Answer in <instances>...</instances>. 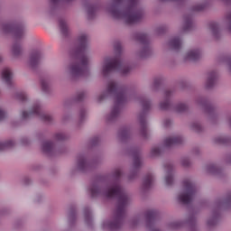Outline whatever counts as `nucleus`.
Instances as JSON below:
<instances>
[{"instance_id":"f257e3e1","label":"nucleus","mask_w":231,"mask_h":231,"mask_svg":"<svg viewBox=\"0 0 231 231\" xmlns=\"http://www.w3.org/2000/svg\"><path fill=\"white\" fill-rule=\"evenodd\" d=\"M90 198L93 199H111L117 196V206L112 220L103 221L101 226L104 230L118 231L124 226L125 219V208L131 203V196L120 183L108 185L104 177H97L89 188Z\"/></svg>"},{"instance_id":"f03ea898","label":"nucleus","mask_w":231,"mask_h":231,"mask_svg":"<svg viewBox=\"0 0 231 231\" xmlns=\"http://www.w3.org/2000/svg\"><path fill=\"white\" fill-rule=\"evenodd\" d=\"M124 0H110L106 6V12L114 19L124 21L126 24H136L145 17V11L138 5V0H125L122 10L120 6Z\"/></svg>"},{"instance_id":"7ed1b4c3","label":"nucleus","mask_w":231,"mask_h":231,"mask_svg":"<svg viewBox=\"0 0 231 231\" xmlns=\"http://www.w3.org/2000/svg\"><path fill=\"white\" fill-rule=\"evenodd\" d=\"M86 48H88V35L81 34L78 39V46L72 47L69 51L71 60H76L70 62L67 68V73L72 79L82 77L89 66V56L84 53Z\"/></svg>"},{"instance_id":"20e7f679","label":"nucleus","mask_w":231,"mask_h":231,"mask_svg":"<svg viewBox=\"0 0 231 231\" xmlns=\"http://www.w3.org/2000/svg\"><path fill=\"white\" fill-rule=\"evenodd\" d=\"M126 88L116 81L110 80L106 85V91L103 92L97 97V102L106 100V97L112 95L115 98V104L110 113L106 116V123L108 125L115 124L120 117L122 113V105L127 100V95H125Z\"/></svg>"},{"instance_id":"39448f33","label":"nucleus","mask_w":231,"mask_h":231,"mask_svg":"<svg viewBox=\"0 0 231 231\" xmlns=\"http://www.w3.org/2000/svg\"><path fill=\"white\" fill-rule=\"evenodd\" d=\"M136 100L142 107V111L138 115L139 134L143 140H149L150 135L149 131L147 130L145 115H147V112L151 110L152 105L151 103V100L147 99V97H138Z\"/></svg>"},{"instance_id":"423d86ee","label":"nucleus","mask_w":231,"mask_h":231,"mask_svg":"<svg viewBox=\"0 0 231 231\" xmlns=\"http://www.w3.org/2000/svg\"><path fill=\"white\" fill-rule=\"evenodd\" d=\"M196 194H198L196 184L190 179H186L182 181V188L177 195V199L179 203L189 205L194 201Z\"/></svg>"},{"instance_id":"0eeeda50","label":"nucleus","mask_w":231,"mask_h":231,"mask_svg":"<svg viewBox=\"0 0 231 231\" xmlns=\"http://www.w3.org/2000/svg\"><path fill=\"white\" fill-rule=\"evenodd\" d=\"M185 140L181 135H173L166 137L163 140L162 145L155 146L151 149L150 156L151 158H158V156H162L163 152H165V149H171V147H174V145H181Z\"/></svg>"},{"instance_id":"6e6552de","label":"nucleus","mask_w":231,"mask_h":231,"mask_svg":"<svg viewBox=\"0 0 231 231\" xmlns=\"http://www.w3.org/2000/svg\"><path fill=\"white\" fill-rule=\"evenodd\" d=\"M188 226L189 231H199L198 223L196 222V216L193 214L188 215L184 220H177L168 223L167 228L169 230H180Z\"/></svg>"},{"instance_id":"1a4fd4ad","label":"nucleus","mask_w":231,"mask_h":231,"mask_svg":"<svg viewBox=\"0 0 231 231\" xmlns=\"http://www.w3.org/2000/svg\"><path fill=\"white\" fill-rule=\"evenodd\" d=\"M196 104L204 109V112L208 115V120L211 124H216L217 120H219V116H221L219 109L216 106L207 105V99H205V97H198L196 99Z\"/></svg>"},{"instance_id":"9d476101","label":"nucleus","mask_w":231,"mask_h":231,"mask_svg":"<svg viewBox=\"0 0 231 231\" xmlns=\"http://www.w3.org/2000/svg\"><path fill=\"white\" fill-rule=\"evenodd\" d=\"M137 41L142 42V44H144L141 47V49L137 51H135V57L136 59L139 60H143V59H149L151 55H152V49L151 46H149V36L145 33H138L136 35Z\"/></svg>"},{"instance_id":"9b49d317","label":"nucleus","mask_w":231,"mask_h":231,"mask_svg":"<svg viewBox=\"0 0 231 231\" xmlns=\"http://www.w3.org/2000/svg\"><path fill=\"white\" fill-rule=\"evenodd\" d=\"M32 115H37L40 120H42V122H44L45 124H53V116L42 111V108L40 105H34L32 111L29 113L23 111L22 114V118L23 120H28V118H32Z\"/></svg>"},{"instance_id":"f8f14e48","label":"nucleus","mask_w":231,"mask_h":231,"mask_svg":"<svg viewBox=\"0 0 231 231\" xmlns=\"http://www.w3.org/2000/svg\"><path fill=\"white\" fill-rule=\"evenodd\" d=\"M143 162L142 161V154L138 152H133V163L130 169V172L127 176V180L133 183L138 178V171L142 169Z\"/></svg>"},{"instance_id":"ddd939ff","label":"nucleus","mask_w":231,"mask_h":231,"mask_svg":"<svg viewBox=\"0 0 231 231\" xmlns=\"http://www.w3.org/2000/svg\"><path fill=\"white\" fill-rule=\"evenodd\" d=\"M158 214H160V212L156 209H148L132 217L129 222V226L130 228H136V226H139V225L143 223V219H153V217H156Z\"/></svg>"},{"instance_id":"4468645a","label":"nucleus","mask_w":231,"mask_h":231,"mask_svg":"<svg viewBox=\"0 0 231 231\" xmlns=\"http://www.w3.org/2000/svg\"><path fill=\"white\" fill-rule=\"evenodd\" d=\"M2 31L5 33H13L15 39H23L24 37V25L23 23H4Z\"/></svg>"},{"instance_id":"2eb2a0df","label":"nucleus","mask_w":231,"mask_h":231,"mask_svg":"<svg viewBox=\"0 0 231 231\" xmlns=\"http://www.w3.org/2000/svg\"><path fill=\"white\" fill-rule=\"evenodd\" d=\"M118 60L116 58L106 57L101 63L100 73L102 77H108L112 71L118 68Z\"/></svg>"},{"instance_id":"dca6fc26","label":"nucleus","mask_w":231,"mask_h":231,"mask_svg":"<svg viewBox=\"0 0 231 231\" xmlns=\"http://www.w3.org/2000/svg\"><path fill=\"white\" fill-rule=\"evenodd\" d=\"M42 151L50 156H57L59 154H64L68 150L66 147L56 148L55 143L51 141H46L42 144Z\"/></svg>"},{"instance_id":"f3484780","label":"nucleus","mask_w":231,"mask_h":231,"mask_svg":"<svg viewBox=\"0 0 231 231\" xmlns=\"http://www.w3.org/2000/svg\"><path fill=\"white\" fill-rule=\"evenodd\" d=\"M41 59H42V52L38 50H33L29 55V66L32 69H37L41 64Z\"/></svg>"},{"instance_id":"a211bd4d","label":"nucleus","mask_w":231,"mask_h":231,"mask_svg":"<svg viewBox=\"0 0 231 231\" xmlns=\"http://www.w3.org/2000/svg\"><path fill=\"white\" fill-rule=\"evenodd\" d=\"M217 82V72L212 70L208 73L207 79L204 85L205 89H212Z\"/></svg>"},{"instance_id":"6ab92c4d","label":"nucleus","mask_w":231,"mask_h":231,"mask_svg":"<svg viewBox=\"0 0 231 231\" xmlns=\"http://www.w3.org/2000/svg\"><path fill=\"white\" fill-rule=\"evenodd\" d=\"M167 46L168 50L171 51H180L181 46H183V42H181V39L173 37L168 42Z\"/></svg>"},{"instance_id":"aec40b11","label":"nucleus","mask_w":231,"mask_h":231,"mask_svg":"<svg viewBox=\"0 0 231 231\" xmlns=\"http://www.w3.org/2000/svg\"><path fill=\"white\" fill-rule=\"evenodd\" d=\"M164 171L166 172L165 176V183L166 185L170 186L174 183V175H172V171H174V165L171 163H167L164 165Z\"/></svg>"},{"instance_id":"412c9836","label":"nucleus","mask_w":231,"mask_h":231,"mask_svg":"<svg viewBox=\"0 0 231 231\" xmlns=\"http://www.w3.org/2000/svg\"><path fill=\"white\" fill-rule=\"evenodd\" d=\"M173 111L178 115H185V113H189V111H190V106L185 102H179L174 105Z\"/></svg>"},{"instance_id":"4be33fe9","label":"nucleus","mask_w":231,"mask_h":231,"mask_svg":"<svg viewBox=\"0 0 231 231\" xmlns=\"http://www.w3.org/2000/svg\"><path fill=\"white\" fill-rule=\"evenodd\" d=\"M201 57V51L196 49H190L184 54V60H198Z\"/></svg>"},{"instance_id":"5701e85b","label":"nucleus","mask_w":231,"mask_h":231,"mask_svg":"<svg viewBox=\"0 0 231 231\" xmlns=\"http://www.w3.org/2000/svg\"><path fill=\"white\" fill-rule=\"evenodd\" d=\"M208 30L215 39L221 37V30L219 29V23L212 22L208 24Z\"/></svg>"},{"instance_id":"b1692460","label":"nucleus","mask_w":231,"mask_h":231,"mask_svg":"<svg viewBox=\"0 0 231 231\" xmlns=\"http://www.w3.org/2000/svg\"><path fill=\"white\" fill-rule=\"evenodd\" d=\"M128 138H131V128H122L117 134V139L119 142H125V140H128Z\"/></svg>"},{"instance_id":"393cba45","label":"nucleus","mask_w":231,"mask_h":231,"mask_svg":"<svg viewBox=\"0 0 231 231\" xmlns=\"http://www.w3.org/2000/svg\"><path fill=\"white\" fill-rule=\"evenodd\" d=\"M91 167V163L88 162V159L84 156H81L78 160V169L79 171H88Z\"/></svg>"},{"instance_id":"a878e982","label":"nucleus","mask_w":231,"mask_h":231,"mask_svg":"<svg viewBox=\"0 0 231 231\" xmlns=\"http://www.w3.org/2000/svg\"><path fill=\"white\" fill-rule=\"evenodd\" d=\"M194 28V23L191 16H184V23L182 25V32H190Z\"/></svg>"},{"instance_id":"bb28decb","label":"nucleus","mask_w":231,"mask_h":231,"mask_svg":"<svg viewBox=\"0 0 231 231\" xmlns=\"http://www.w3.org/2000/svg\"><path fill=\"white\" fill-rule=\"evenodd\" d=\"M163 82H165V78L162 76L153 78L152 85V91H158V89H160V87L162 86Z\"/></svg>"},{"instance_id":"cd10ccee","label":"nucleus","mask_w":231,"mask_h":231,"mask_svg":"<svg viewBox=\"0 0 231 231\" xmlns=\"http://www.w3.org/2000/svg\"><path fill=\"white\" fill-rule=\"evenodd\" d=\"M2 79L6 84H12V70L10 69H5L2 71Z\"/></svg>"},{"instance_id":"c85d7f7f","label":"nucleus","mask_w":231,"mask_h":231,"mask_svg":"<svg viewBox=\"0 0 231 231\" xmlns=\"http://www.w3.org/2000/svg\"><path fill=\"white\" fill-rule=\"evenodd\" d=\"M131 71H133V67L129 65H121L119 67V73L122 75V77H127L128 75H131Z\"/></svg>"},{"instance_id":"c756f323","label":"nucleus","mask_w":231,"mask_h":231,"mask_svg":"<svg viewBox=\"0 0 231 231\" xmlns=\"http://www.w3.org/2000/svg\"><path fill=\"white\" fill-rule=\"evenodd\" d=\"M12 54L14 57H21V55H23V47H21L19 43L13 44Z\"/></svg>"},{"instance_id":"7c9ffc66","label":"nucleus","mask_w":231,"mask_h":231,"mask_svg":"<svg viewBox=\"0 0 231 231\" xmlns=\"http://www.w3.org/2000/svg\"><path fill=\"white\" fill-rule=\"evenodd\" d=\"M171 107H172V105L171 104V101L169 99H165L159 103V109L161 111H170Z\"/></svg>"},{"instance_id":"2f4dec72","label":"nucleus","mask_w":231,"mask_h":231,"mask_svg":"<svg viewBox=\"0 0 231 231\" xmlns=\"http://www.w3.org/2000/svg\"><path fill=\"white\" fill-rule=\"evenodd\" d=\"M60 28L62 35H64V37H68L69 33V28L68 27V23L64 20H60Z\"/></svg>"},{"instance_id":"473e14b6","label":"nucleus","mask_w":231,"mask_h":231,"mask_svg":"<svg viewBox=\"0 0 231 231\" xmlns=\"http://www.w3.org/2000/svg\"><path fill=\"white\" fill-rule=\"evenodd\" d=\"M151 185H152V175H147L143 180V190H147V189H150Z\"/></svg>"},{"instance_id":"72a5a7b5","label":"nucleus","mask_w":231,"mask_h":231,"mask_svg":"<svg viewBox=\"0 0 231 231\" xmlns=\"http://www.w3.org/2000/svg\"><path fill=\"white\" fill-rule=\"evenodd\" d=\"M124 172L122 171V169L120 168H116L112 172H111V178L115 180V181H118L120 178H122V175Z\"/></svg>"},{"instance_id":"f704fd0d","label":"nucleus","mask_w":231,"mask_h":231,"mask_svg":"<svg viewBox=\"0 0 231 231\" xmlns=\"http://www.w3.org/2000/svg\"><path fill=\"white\" fill-rule=\"evenodd\" d=\"M84 219H85V223H87L88 226L91 225L93 221V217L91 216V210L88 208L84 209Z\"/></svg>"},{"instance_id":"c9c22d12","label":"nucleus","mask_w":231,"mask_h":231,"mask_svg":"<svg viewBox=\"0 0 231 231\" xmlns=\"http://www.w3.org/2000/svg\"><path fill=\"white\" fill-rule=\"evenodd\" d=\"M73 0H50V6L51 10H55L60 3H71Z\"/></svg>"},{"instance_id":"e433bc0d","label":"nucleus","mask_w":231,"mask_h":231,"mask_svg":"<svg viewBox=\"0 0 231 231\" xmlns=\"http://www.w3.org/2000/svg\"><path fill=\"white\" fill-rule=\"evenodd\" d=\"M15 145V143L14 141L9 140L5 143H0V151H5V149H12Z\"/></svg>"},{"instance_id":"4c0bfd02","label":"nucleus","mask_w":231,"mask_h":231,"mask_svg":"<svg viewBox=\"0 0 231 231\" xmlns=\"http://www.w3.org/2000/svg\"><path fill=\"white\" fill-rule=\"evenodd\" d=\"M190 129L196 133H201L203 131V126L199 123L193 122L189 125Z\"/></svg>"},{"instance_id":"58836bf2","label":"nucleus","mask_w":231,"mask_h":231,"mask_svg":"<svg viewBox=\"0 0 231 231\" xmlns=\"http://www.w3.org/2000/svg\"><path fill=\"white\" fill-rule=\"evenodd\" d=\"M114 51L116 55H120V53L124 51V47L122 46V43L120 42H114Z\"/></svg>"},{"instance_id":"ea45409f","label":"nucleus","mask_w":231,"mask_h":231,"mask_svg":"<svg viewBox=\"0 0 231 231\" xmlns=\"http://www.w3.org/2000/svg\"><path fill=\"white\" fill-rule=\"evenodd\" d=\"M208 171L211 173V174H219V172H221V170L219 169V167H217V165L216 164H209L208 166Z\"/></svg>"},{"instance_id":"a19ab883","label":"nucleus","mask_w":231,"mask_h":231,"mask_svg":"<svg viewBox=\"0 0 231 231\" xmlns=\"http://www.w3.org/2000/svg\"><path fill=\"white\" fill-rule=\"evenodd\" d=\"M86 98V92H78L74 97L73 100L74 102H82Z\"/></svg>"},{"instance_id":"79ce46f5","label":"nucleus","mask_w":231,"mask_h":231,"mask_svg":"<svg viewBox=\"0 0 231 231\" xmlns=\"http://www.w3.org/2000/svg\"><path fill=\"white\" fill-rule=\"evenodd\" d=\"M218 207H225V208H227V207H230L231 205V195H229L226 199L221 200L217 203Z\"/></svg>"},{"instance_id":"37998d69","label":"nucleus","mask_w":231,"mask_h":231,"mask_svg":"<svg viewBox=\"0 0 231 231\" xmlns=\"http://www.w3.org/2000/svg\"><path fill=\"white\" fill-rule=\"evenodd\" d=\"M42 91H50V79H43L41 80Z\"/></svg>"},{"instance_id":"c03bdc74","label":"nucleus","mask_w":231,"mask_h":231,"mask_svg":"<svg viewBox=\"0 0 231 231\" xmlns=\"http://www.w3.org/2000/svg\"><path fill=\"white\" fill-rule=\"evenodd\" d=\"M97 10H98V5H88V17L91 19V17H93V15L95 14V12H97Z\"/></svg>"},{"instance_id":"a18cd8bd","label":"nucleus","mask_w":231,"mask_h":231,"mask_svg":"<svg viewBox=\"0 0 231 231\" xmlns=\"http://www.w3.org/2000/svg\"><path fill=\"white\" fill-rule=\"evenodd\" d=\"M180 163H181L182 167H185V168H189V167H190V165H192V162H190V159H189L187 157L181 158Z\"/></svg>"},{"instance_id":"49530a36","label":"nucleus","mask_w":231,"mask_h":231,"mask_svg":"<svg viewBox=\"0 0 231 231\" xmlns=\"http://www.w3.org/2000/svg\"><path fill=\"white\" fill-rule=\"evenodd\" d=\"M207 225L208 228H212L213 226H216V225H217V217H213L209 218L207 222Z\"/></svg>"},{"instance_id":"de8ad7c7","label":"nucleus","mask_w":231,"mask_h":231,"mask_svg":"<svg viewBox=\"0 0 231 231\" xmlns=\"http://www.w3.org/2000/svg\"><path fill=\"white\" fill-rule=\"evenodd\" d=\"M53 138L58 142H64V140H66L67 137H66V134L62 133H57V134H54Z\"/></svg>"},{"instance_id":"09e8293b","label":"nucleus","mask_w":231,"mask_h":231,"mask_svg":"<svg viewBox=\"0 0 231 231\" xmlns=\"http://www.w3.org/2000/svg\"><path fill=\"white\" fill-rule=\"evenodd\" d=\"M148 231H162L161 229L158 228V226L152 222H148L146 225Z\"/></svg>"},{"instance_id":"8fccbe9b","label":"nucleus","mask_w":231,"mask_h":231,"mask_svg":"<svg viewBox=\"0 0 231 231\" xmlns=\"http://www.w3.org/2000/svg\"><path fill=\"white\" fill-rule=\"evenodd\" d=\"M88 116V110L86 108L82 107L79 109V121L84 122V119Z\"/></svg>"},{"instance_id":"3c124183","label":"nucleus","mask_w":231,"mask_h":231,"mask_svg":"<svg viewBox=\"0 0 231 231\" xmlns=\"http://www.w3.org/2000/svg\"><path fill=\"white\" fill-rule=\"evenodd\" d=\"M179 88L180 89H187L189 88V82L185 81V80H180L179 82Z\"/></svg>"},{"instance_id":"603ef678","label":"nucleus","mask_w":231,"mask_h":231,"mask_svg":"<svg viewBox=\"0 0 231 231\" xmlns=\"http://www.w3.org/2000/svg\"><path fill=\"white\" fill-rule=\"evenodd\" d=\"M16 98L21 102H26L28 97L23 93H18L16 94Z\"/></svg>"},{"instance_id":"864d4df0","label":"nucleus","mask_w":231,"mask_h":231,"mask_svg":"<svg viewBox=\"0 0 231 231\" xmlns=\"http://www.w3.org/2000/svg\"><path fill=\"white\" fill-rule=\"evenodd\" d=\"M205 8V5L203 4H200V5H194L192 7V9L194 10V12H201V10H203Z\"/></svg>"},{"instance_id":"5fc2aeb1","label":"nucleus","mask_w":231,"mask_h":231,"mask_svg":"<svg viewBox=\"0 0 231 231\" xmlns=\"http://www.w3.org/2000/svg\"><path fill=\"white\" fill-rule=\"evenodd\" d=\"M172 95H174V90L171 89H167L164 91V97L167 100V98H171V97H172Z\"/></svg>"},{"instance_id":"6e6d98bb","label":"nucleus","mask_w":231,"mask_h":231,"mask_svg":"<svg viewBox=\"0 0 231 231\" xmlns=\"http://www.w3.org/2000/svg\"><path fill=\"white\" fill-rule=\"evenodd\" d=\"M75 219V208H70L69 210V220L73 221Z\"/></svg>"},{"instance_id":"4d7b16f0","label":"nucleus","mask_w":231,"mask_h":231,"mask_svg":"<svg viewBox=\"0 0 231 231\" xmlns=\"http://www.w3.org/2000/svg\"><path fill=\"white\" fill-rule=\"evenodd\" d=\"M216 143H226V139L223 137H217L215 139Z\"/></svg>"},{"instance_id":"13d9d810","label":"nucleus","mask_w":231,"mask_h":231,"mask_svg":"<svg viewBox=\"0 0 231 231\" xmlns=\"http://www.w3.org/2000/svg\"><path fill=\"white\" fill-rule=\"evenodd\" d=\"M63 122H68L69 120H71V116L69 114H66L62 117Z\"/></svg>"},{"instance_id":"bf43d9fd","label":"nucleus","mask_w":231,"mask_h":231,"mask_svg":"<svg viewBox=\"0 0 231 231\" xmlns=\"http://www.w3.org/2000/svg\"><path fill=\"white\" fill-rule=\"evenodd\" d=\"M171 124H172V121H171V119H165L163 121V125H165V127H169V125H171Z\"/></svg>"},{"instance_id":"052dcab7","label":"nucleus","mask_w":231,"mask_h":231,"mask_svg":"<svg viewBox=\"0 0 231 231\" xmlns=\"http://www.w3.org/2000/svg\"><path fill=\"white\" fill-rule=\"evenodd\" d=\"M5 112L3 110H0V122L1 120H5Z\"/></svg>"},{"instance_id":"680f3d73","label":"nucleus","mask_w":231,"mask_h":231,"mask_svg":"<svg viewBox=\"0 0 231 231\" xmlns=\"http://www.w3.org/2000/svg\"><path fill=\"white\" fill-rule=\"evenodd\" d=\"M97 143H98V137L92 139V145H97Z\"/></svg>"},{"instance_id":"e2e57ef3","label":"nucleus","mask_w":231,"mask_h":231,"mask_svg":"<svg viewBox=\"0 0 231 231\" xmlns=\"http://www.w3.org/2000/svg\"><path fill=\"white\" fill-rule=\"evenodd\" d=\"M22 143H23V145H28V143H30V141L26 138L22 140Z\"/></svg>"},{"instance_id":"0e129e2a","label":"nucleus","mask_w":231,"mask_h":231,"mask_svg":"<svg viewBox=\"0 0 231 231\" xmlns=\"http://www.w3.org/2000/svg\"><path fill=\"white\" fill-rule=\"evenodd\" d=\"M194 152H195L196 156H198V154H199L201 152V151L199 150V148H195Z\"/></svg>"},{"instance_id":"69168bd1","label":"nucleus","mask_w":231,"mask_h":231,"mask_svg":"<svg viewBox=\"0 0 231 231\" xmlns=\"http://www.w3.org/2000/svg\"><path fill=\"white\" fill-rule=\"evenodd\" d=\"M221 3H225V5H230L231 0H219Z\"/></svg>"},{"instance_id":"338daca9","label":"nucleus","mask_w":231,"mask_h":231,"mask_svg":"<svg viewBox=\"0 0 231 231\" xmlns=\"http://www.w3.org/2000/svg\"><path fill=\"white\" fill-rule=\"evenodd\" d=\"M5 61V58L0 55V63Z\"/></svg>"}]
</instances>
